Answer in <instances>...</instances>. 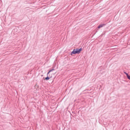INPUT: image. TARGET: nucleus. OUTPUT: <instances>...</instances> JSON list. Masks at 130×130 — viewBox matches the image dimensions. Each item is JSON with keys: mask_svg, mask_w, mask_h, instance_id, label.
<instances>
[{"mask_svg": "<svg viewBox=\"0 0 130 130\" xmlns=\"http://www.w3.org/2000/svg\"><path fill=\"white\" fill-rule=\"evenodd\" d=\"M52 71H54V69H52L51 70L49 71V72L47 73V76H48V75H49V74L50 73V72H52Z\"/></svg>", "mask_w": 130, "mask_h": 130, "instance_id": "nucleus-4", "label": "nucleus"}, {"mask_svg": "<svg viewBox=\"0 0 130 130\" xmlns=\"http://www.w3.org/2000/svg\"><path fill=\"white\" fill-rule=\"evenodd\" d=\"M81 51H82V48H80V49H78V48H76V49H74L73 50V51L71 53V55L72 54H79V53H81Z\"/></svg>", "mask_w": 130, "mask_h": 130, "instance_id": "nucleus-1", "label": "nucleus"}, {"mask_svg": "<svg viewBox=\"0 0 130 130\" xmlns=\"http://www.w3.org/2000/svg\"><path fill=\"white\" fill-rule=\"evenodd\" d=\"M127 79L130 80V76H129V75H127Z\"/></svg>", "mask_w": 130, "mask_h": 130, "instance_id": "nucleus-6", "label": "nucleus"}, {"mask_svg": "<svg viewBox=\"0 0 130 130\" xmlns=\"http://www.w3.org/2000/svg\"><path fill=\"white\" fill-rule=\"evenodd\" d=\"M51 78H52V76H47V77L45 78V80H49V79H51Z\"/></svg>", "mask_w": 130, "mask_h": 130, "instance_id": "nucleus-3", "label": "nucleus"}, {"mask_svg": "<svg viewBox=\"0 0 130 130\" xmlns=\"http://www.w3.org/2000/svg\"><path fill=\"white\" fill-rule=\"evenodd\" d=\"M124 74L126 75V77H127V76H128V74L126 72H124Z\"/></svg>", "mask_w": 130, "mask_h": 130, "instance_id": "nucleus-5", "label": "nucleus"}, {"mask_svg": "<svg viewBox=\"0 0 130 130\" xmlns=\"http://www.w3.org/2000/svg\"><path fill=\"white\" fill-rule=\"evenodd\" d=\"M104 26H105V24H100V25H99L98 28H102V27H103Z\"/></svg>", "mask_w": 130, "mask_h": 130, "instance_id": "nucleus-2", "label": "nucleus"}]
</instances>
